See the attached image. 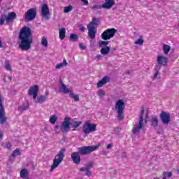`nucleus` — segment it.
Returning a JSON list of instances; mask_svg holds the SVG:
<instances>
[{
	"instance_id": "f257e3e1",
	"label": "nucleus",
	"mask_w": 179,
	"mask_h": 179,
	"mask_svg": "<svg viewBox=\"0 0 179 179\" xmlns=\"http://www.w3.org/2000/svg\"><path fill=\"white\" fill-rule=\"evenodd\" d=\"M33 44V34L29 27H23L18 36V46L22 51H29Z\"/></svg>"
},
{
	"instance_id": "f03ea898",
	"label": "nucleus",
	"mask_w": 179,
	"mask_h": 179,
	"mask_svg": "<svg viewBox=\"0 0 179 179\" xmlns=\"http://www.w3.org/2000/svg\"><path fill=\"white\" fill-rule=\"evenodd\" d=\"M80 125H82V122L74 121L71 123V117L66 116L60 126V131L62 134H65L71 131V126L73 128H79Z\"/></svg>"
},
{
	"instance_id": "7ed1b4c3",
	"label": "nucleus",
	"mask_w": 179,
	"mask_h": 179,
	"mask_svg": "<svg viewBox=\"0 0 179 179\" xmlns=\"http://www.w3.org/2000/svg\"><path fill=\"white\" fill-rule=\"evenodd\" d=\"M65 152H66V149L63 147L55 155V159H53V164L50 168V171L55 170V169H57V167H58L59 164L64 162V157H65Z\"/></svg>"
},
{
	"instance_id": "20e7f679",
	"label": "nucleus",
	"mask_w": 179,
	"mask_h": 179,
	"mask_svg": "<svg viewBox=\"0 0 179 179\" xmlns=\"http://www.w3.org/2000/svg\"><path fill=\"white\" fill-rule=\"evenodd\" d=\"M100 148V144H97L96 145H88V146H83L77 148L78 153L80 156H86L87 155H90L92 152H94V150H97Z\"/></svg>"
},
{
	"instance_id": "39448f33",
	"label": "nucleus",
	"mask_w": 179,
	"mask_h": 179,
	"mask_svg": "<svg viewBox=\"0 0 179 179\" xmlns=\"http://www.w3.org/2000/svg\"><path fill=\"white\" fill-rule=\"evenodd\" d=\"M17 17V15H16V13L15 12H10L8 13L7 16L6 14H2L0 16V26H2L3 24H5V20L6 23L7 24H9L10 23H13L15 21V19Z\"/></svg>"
},
{
	"instance_id": "423d86ee",
	"label": "nucleus",
	"mask_w": 179,
	"mask_h": 179,
	"mask_svg": "<svg viewBox=\"0 0 179 179\" xmlns=\"http://www.w3.org/2000/svg\"><path fill=\"white\" fill-rule=\"evenodd\" d=\"M115 108L117 110V118L119 121L124 120V110H125V102L124 100L119 99L115 104Z\"/></svg>"
},
{
	"instance_id": "0eeeda50",
	"label": "nucleus",
	"mask_w": 179,
	"mask_h": 179,
	"mask_svg": "<svg viewBox=\"0 0 179 179\" xmlns=\"http://www.w3.org/2000/svg\"><path fill=\"white\" fill-rule=\"evenodd\" d=\"M93 167H94V162L90 161L87 162L85 166L79 168L78 170L80 173H85L87 177H92V171H90V169H93Z\"/></svg>"
},
{
	"instance_id": "6e6552de",
	"label": "nucleus",
	"mask_w": 179,
	"mask_h": 179,
	"mask_svg": "<svg viewBox=\"0 0 179 179\" xmlns=\"http://www.w3.org/2000/svg\"><path fill=\"white\" fill-rule=\"evenodd\" d=\"M110 41H100L99 43V47L101 48V54L102 55H108L110 51V48L108 45Z\"/></svg>"
},
{
	"instance_id": "1a4fd4ad",
	"label": "nucleus",
	"mask_w": 179,
	"mask_h": 179,
	"mask_svg": "<svg viewBox=\"0 0 179 179\" xmlns=\"http://www.w3.org/2000/svg\"><path fill=\"white\" fill-rule=\"evenodd\" d=\"M117 32V29L115 28H110L105 30L101 35L102 40L106 41V40H110L113 38Z\"/></svg>"
},
{
	"instance_id": "9d476101",
	"label": "nucleus",
	"mask_w": 179,
	"mask_h": 179,
	"mask_svg": "<svg viewBox=\"0 0 179 179\" xmlns=\"http://www.w3.org/2000/svg\"><path fill=\"white\" fill-rule=\"evenodd\" d=\"M145 115V108L143 106L141 112L139 117L138 125H134V129L133 130V134L136 135L139 134L141 129L143 127V116Z\"/></svg>"
},
{
	"instance_id": "9b49d317",
	"label": "nucleus",
	"mask_w": 179,
	"mask_h": 179,
	"mask_svg": "<svg viewBox=\"0 0 179 179\" xmlns=\"http://www.w3.org/2000/svg\"><path fill=\"white\" fill-rule=\"evenodd\" d=\"M97 125L96 124H92L90 122H86L83 127V132L85 135H89L90 132H94L96 131Z\"/></svg>"
},
{
	"instance_id": "f8f14e48",
	"label": "nucleus",
	"mask_w": 179,
	"mask_h": 179,
	"mask_svg": "<svg viewBox=\"0 0 179 179\" xmlns=\"http://www.w3.org/2000/svg\"><path fill=\"white\" fill-rule=\"evenodd\" d=\"M36 16H37V9L36 8H29L25 13L24 20L31 22L36 19Z\"/></svg>"
},
{
	"instance_id": "ddd939ff",
	"label": "nucleus",
	"mask_w": 179,
	"mask_h": 179,
	"mask_svg": "<svg viewBox=\"0 0 179 179\" xmlns=\"http://www.w3.org/2000/svg\"><path fill=\"white\" fill-rule=\"evenodd\" d=\"M7 120L8 117H6L5 108H3V103H2V96L0 95V124H5Z\"/></svg>"
},
{
	"instance_id": "4468645a",
	"label": "nucleus",
	"mask_w": 179,
	"mask_h": 179,
	"mask_svg": "<svg viewBox=\"0 0 179 179\" xmlns=\"http://www.w3.org/2000/svg\"><path fill=\"white\" fill-rule=\"evenodd\" d=\"M41 16L45 20H50V8L47 3H44L41 7Z\"/></svg>"
},
{
	"instance_id": "2eb2a0df",
	"label": "nucleus",
	"mask_w": 179,
	"mask_h": 179,
	"mask_svg": "<svg viewBox=\"0 0 179 179\" xmlns=\"http://www.w3.org/2000/svg\"><path fill=\"white\" fill-rule=\"evenodd\" d=\"M38 90H39L38 85L31 86L28 90V94L29 96H32L33 99L36 100V99H37V96H38Z\"/></svg>"
},
{
	"instance_id": "dca6fc26",
	"label": "nucleus",
	"mask_w": 179,
	"mask_h": 179,
	"mask_svg": "<svg viewBox=\"0 0 179 179\" xmlns=\"http://www.w3.org/2000/svg\"><path fill=\"white\" fill-rule=\"evenodd\" d=\"M159 118L164 125H169V124H170V113L162 111L159 115Z\"/></svg>"
},
{
	"instance_id": "f3484780",
	"label": "nucleus",
	"mask_w": 179,
	"mask_h": 179,
	"mask_svg": "<svg viewBox=\"0 0 179 179\" xmlns=\"http://www.w3.org/2000/svg\"><path fill=\"white\" fill-rule=\"evenodd\" d=\"M157 62L158 63L159 65H162L163 66H167L169 59L163 55H158L157 57Z\"/></svg>"
},
{
	"instance_id": "a211bd4d",
	"label": "nucleus",
	"mask_w": 179,
	"mask_h": 179,
	"mask_svg": "<svg viewBox=\"0 0 179 179\" xmlns=\"http://www.w3.org/2000/svg\"><path fill=\"white\" fill-rule=\"evenodd\" d=\"M88 29V36L91 40H94L96 38V33H97V29L96 27H87Z\"/></svg>"
},
{
	"instance_id": "6ab92c4d",
	"label": "nucleus",
	"mask_w": 179,
	"mask_h": 179,
	"mask_svg": "<svg viewBox=\"0 0 179 179\" xmlns=\"http://www.w3.org/2000/svg\"><path fill=\"white\" fill-rule=\"evenodd\" d=\"M59 83L60 85L59 86V92H62L64 94H68V93H69V92H71L69 88L66 87V85L64 84V82H62V80L61 79L59 80Z\"/></svg>"
},
{
	"instance_id": "aec40b11",
	"label": "nucleus",
	"mask_w": 179,
	"mask_h": 179,
	"mask_svg": "<svg viewBox=\"0 0 179 179\" xmlns=\"http://www.w3.org/2000/svg\"><path fill=\"white\" fill-rule=\"evenodd\" d=\"M71 160H73V163L77 166L80 164V155L78 152H75L71 154Z\"/></svg>"
},
{
	"instance_id": "412c9836",
	"label": "nucleus",
	"mask_w": 179,
	"mask_h": 179,
	"mask_svg": "<svg viewBox=\"0 0 179 179\" xmlns=\"http://www.w3.org/2000/svg\"><path fill=\"white\" fill-rule=\"evenodd\" d=\"M110 80H111V78L109 76H104L101 80L97 83L96 87L98 88L103 87L104 85L110 83Z\"/></svg>"
},
{
	"instance_id": "4be33fe9",
	"label": "nucleus",
	"mask_w": 179,
	"mask_h": 179,
	"mask_svg": "<svg viewBox=\"0 0 179 179\" xmlns=\"http://www.w3.org/2000/svg\"><path fill=\"white\" fill-rule=\"evenodd\" d=\"M115 5V1L114 0H105V3L102 4V8L103 9H110Z\"/></svg>"
},
{
	"instance_id": "5701e85b",
	"label": "nucleus",
	"mask_w": 179,
	"mask_h": 179,
	"mask_svg": "<svg viewBox=\"0 0 179 179\" xmlns=\"http://www.w3.org/2000/svg\"><path fill=\"white\" fill-rule=\"evenodd\" d=\"M20 176L21 178L30 179V178H29V171L26 169H23L20 171Z\"/></svg>"
},
{
	"instance_id": "b1692460",
	"label": "nucleus",
	"mask_w": 179,
	"mask_h": 179,
	"mask_svg": "<svg viewBox=\"0 0 179 179\" xmlns=\"http://www.w3.org/2000/svg\"><path fill=\"white\" fill-rule=\"evenodd\" d=\"M45 101H47V97L45 95H41L37 98V100L35 101V103H36V104H43Z\"/></svg>"
},
{
	"instance_id": "393cba45",
	"label": "nucleus",
	"mask_w": 179,
	"mask_h": 179,
	"mask_svg": "<svg viewBox=\"0 0 179 179\" xmlns=\"http://www.w3.org/2000/svg\"><path fill=\"white\" fill-rule=\"evenodd\" d=\"M100 23V21L99 20L96 19V17H93L92 22L90 23V24L87 25V27H94V26H97Z\"/></svg>"
},
{
	"instance_id": "a878e982",
	"label": "nucleus",
	"mask_w": 179,
	"mask_h": 179,
	"mask_svg": "<svg viewBox=\"0 0 179 179\" xmlns=\"http://www.w3.org/2000/svg\"><path fill=\"white\" fill-rule=\"evenodd\" d=\"M170 50H171V47L170 45L166 44L163 45V51L165 55H169V52H170Z\"/></svg>"
},
{
	"instance_id": "bb28decb",
	"label": "nucleus",
	"mask_w": 179,
	"mask_h": 179,
	"mask_svg": "<svg viewBox=\"0 0 179 179\" xmlns=\"http://www.w3.org/2000/svg\"><path fill=\"white\" fill-rule=\"evenodd\" d=\"M159 125V120L156 117H152L151 119V127L156 128Z\"/></svg>"
},
{
	"instance_id": "cd10ccee",
	"label": "nucleus",
	"mask_w": 179,
	"mask_h": 179,
	"mask_svg": "<svg viewBox=\"0 0 179 179\" xmlns=\"http://www.w3.org/2000/svg\"><path fill=\"white\" fill-rule=\"evenodd\" d=\"M65 33H66L65 28L62 27L59 29V37L60 40H64V38H65Z\"/></svg>"
},
{
	"instance_id": "c85d7f7f",
	"label": "nucleus",
	"mask_w": 179,
	"mask_h": 179,
	"mask_svg": "<svg viewBox=\"0 0 179 179\" xmlns=\"http://www.w3.org/2000/svg\"><path fill=\"white\" fill-rule=\"evenodd\" d=\"M66 65H68V62H66V59H64L63 62L58 64L55 66V69H61V68H62L64 66H66Z\"/></svg>"
},
{
	"instance_id": "c756f323",
	"label": "nucleus",
	"mask_w": 179,
	"mask_h": 179,
	"mask_svg": "<svg viewBox=\"0 0 179 179\" xmlns=\"http://www.w3.org/2000/svg\"><path fill=\"white\" fill-rule=\"evenodd\" d=\"M57 120H58V117H57V115H52L50 117L49 121H50V124H52V125H54L55 124V122H57Z\"/></svg>"
},
{
	"instance_id": "7c9ffc66",
	"label": "nucleus",
	"mask_w": 179,
	"mask_h": 179,
	"mask_svg": "<svg viewBox=\"0 0 179 179\" xmlns=\"http://www.w3.org/2000/svg\"><path fill=\"white\" fill-rule=\"evenodd\" d=\"M27 110H29V104H23L22 106L18 107V111H20V113H23V111H26Z\"/></svg>"
},
{
	"instance_id": "2f4dec72",
	"label": "nucleus",
	"mask_w": 179,
	"mask_h": 179,
	"mask_svg": "<svg viewBox=\"0 0 179 179\" xmlns=\"http://www.w3.org/2000/svg\"><path fill=\"white\" fill-rule=\"evenodd\" d=\"M41 45H43V47H45V48H47V47H48V41L45 36L42 37Z\"/></svg>"
},
{
	"instance_id": "473e14b6",
	"label": "nucleus",
	"mask_w": 179,
	"mask_h": 179,
	"mask_svg": "<svg viewBox=\"0 0 179 179\" xmlns=\"http://www.w3.org/2000/svg\"><path fill=\"white\" fill-rule=\"evenodd\" d=\"M97 94L99 99H103L106 96V92L103 89H100L97 91Z\"/></svg>"
},
{
	"instance_id": "72a5a7b5",
	"label": "nucleus",
	"mask_w": 179,
	"mask_h": 179,
	"mask_svg": "<svg viewBox=\"0 0 179 179\" xmlns=\"http://www.w3.org/2000/svg\"><path fill=\"white\" fill-rule=\"evenodd\" d=\"M79 38V36L76 34H71L70 35V40L73 42L78 41V39Z\"/></svg>"
},
{
	"instance_id": "f704fd0d",
	"label": "nucleus",
	"mask_w": 179,
	"mask_h": 179,
	"mask_svg": "<svg viewBox=\"0 0 179 179\" xmlns=\"http://www.w3.org/2000/svg\"><path fill=\"white\" fill-rule=\"evenodd\" d=\"M5 68L6 71H9V72H12V67H10V64L9 63V61H6L5 62Z\"/></svg>"
},
{
	"instance_id": "c9c22d12",
	"label": "nucleus",
	"mask_w": 179,
	"mask_h": 179,
	"mask_svg": "<svg viewBox=\"0 0 179 179\" xmlns=\"http://www.w3.org/2000/svg\"><path fill=\"white\" fill-rule=\"evenodd\" d=\"M12 157H16V156H20V150H19V148L15 149L12 155H11Z\"/></svg>"
},
{
	"instance_id": "e433bc0d",
	"label": "nucleus",
	"mask_w": 179,
	"mask_h": 179,
	"mask_svg": "<svg viewBox=\"0 0 179 179\" xmlns=\"http://www.w3.org/2000/svg\"><path fill=\"white\" fill-rule=\"evenodd\" d=\"M72 9H73V6H72V5H69L68 6L64 7V13H69Z\"/></svg>"
},
{
	"instance_id": "4c0bfd02",
	"label": "nucleus",
	"mask_w": 179,
	"mask_h": 179,
	"mask_svg": "<svg viewBox=\"0 0 179 179\" xmlns=\"http://www.w3.org/2000/svg\"><path fill=\"white\" fill-rule=\"evenodd\" d=\"M69 96L71 99H73L74 101H79V95H76L73 93H70Z\"/></svg>"
},
{
	"instance_id": "58836bf2",
	"label": "nucleus",
	"mask_w": 179,
	"mask_h": 179,
	"mask_svg": "<svg viewBox=\"0 0 179 179\" xmlns=\"http://www.w3.org/2000/svg\"><path fill=\"white\" fill-rule=\"evenodd\" d=\"M163 174H164V177H163L162 179H164V178L166 179V177L167 178H170L173 177V173L172 172H164Z\"/></svg>"
},
{
	"instance_id": "ea45409f",
	"label": "nucleus",
	"mask_w": 179,
	"mask_h": 179,
	"mask_svg": "<svg viewBox=\"0 0 179 179\" xmlns=\"http://www.w3.org/2000/svg\"><path fill=\"white\" fill-rule=\"evenodd\" d=\"M145 41L142 38H138L137 41H134V44H136L137 45H143Z\"/></svg>"
},
{
	"instance_id": "a19ab883",
	"label": "nucleus",
	"mask_w": 179,
	"mask_h": 179,
	"mask_svg": "<svg viewBox=\"0 0 179 179\" xmlns=\"http://www.w3.org/2000/svg\"><path fill=\"white\" fill-rule=\"evenodd\" d=\"M101 8H103V5H95L92 7H91V9L92 10H97V9H101Z\"/></svg>"
},
{
	"instance_id": "79ce46f5",
	"label": "nucleus",
	"mask_w": 179,
	"mask_h": 179,
	"mask_svg": "<svg viewBox=\"0 0 179 179\" xmlns=\"http://www.w3.org/2000/svg\"><path fill=\"white\" fill-rule=\"evenodd\" d=\"M161 69H162V65L160 64L155 65V72H159Z\"/></svg>"
},
{
	"instance_id": "37998d69",
	"label": "nucleus",
	"mask_w": 179,
	"mask_h": 179,
	"mask_svg": "<svg viewBox=\"0 0 179 179\" xmlns=\"http://www.w3.org/2000/svg\"><path fill=\"white\" fill-rule=\"evenodd\" d=\"M3 148H6V149L10 150L12 148V145L10 144V143H6L4 145H3Z\"/></svg>"
},
{
	"instance_id": "c03bdc74",
	"label": "nucleus",
	"mask_w": 179,
	"mask_h": 179,
	"mask_svg": "<svg viewBox=\"0 0 179 179\" xmlns=\"http://www.w3.org/2000/svg\"><path fill=\"white\" fill-rule=\"evenodd\" d=\"M159 75V71H156L154 75V79H160V76H157Z\"/></svg>"
},
{
	"instance_id": "a18cd8bd",
	"label": "nucleus",
	"mask_w": 179,
	"mask_h": 179,
	"mask_svg": "<svg viewBox=\"0 0 179 179\" xmlns=\"http://www.w3.org/2000/svg\"><path fill=\"white\" fill-rule=\"evenodd\" d=\"M120 131H121V128H120V127H116L114 129L115 134H118V132H120Z\"/></svg>"
},
{
	"instance_id": "49530a36",
	"label": "nucleus",
	"mask_w": 179,
	"mask_h": 179,
	"mask_svg": "<svg viewBox=\"0 0 179 179\" xmlns=\"http://www.w3.org/2000/svg\"><path fill=\"white\" fill-rule=\"evenodd\" d=\"M79 29H80V31H82L83 33L85 31V30H86V28H85V27H83V25H80Z\"/></svg>"
},
{
	"instance_id": "de8ad7c7",
	"label": "nucleus",
	"mask_w": 179,
	"mask_h": 179,
	"mask_svg": "<svg viewBox=\"0 0 179 179\" xmlns=\"http://www.w3.org/2000/svg\"><path fill=\"white\" fill-rule=\"evenodd\" d=\"M79 47H80V50H86V46L83 45V43H80Z\"/></svg>"
},
{
	"instance_id": "09e8293b",
	"label": "nucleus",
	"mask_w": 179,
	"mask_h": 179,
	"mask_svg": "<svg viewBox=\"0 0 179 179\" xmlns=\"http://www.w3.org/2000/svg\"><path fill=\"white\" fill-rule=\"evenodd\" d=\"M122 159H127V152L124 151L122 152Z\"/></svg>"
},
{
	"instance_id": "8fccbe9b",
	"label": "nucleus",
	"mask_w": 179,
	"mask_h": 179,
	"mask_svg": "<svg viewBox=\"0 0 179 179\" xmlns=\"http://www.w3.org/2000/svg\"><path fill=\"white\" fill-rule=\"evenodd\" d=\"M84 5H89V1L87 0H81Z\"/></svg>"
},
{
	"instance_id": "3c124183",
	"label": "nucleus",
	"mask_w": 179,
	"mask_h": 179,
	"mask_svg": "<svg viewBox=\"0 0 179 179\" xmlns=\"http://www.w3.org/2000/svg\"><path fill=\"white\" fill-rule=\"evenodd\" d=\"M113 148V144H108L106 146L107 149H111Z\"/></svg>"
},
{
	"instance_id": "603ef678",
	"label": "nucleus",
	"mask_w": 179,
	"mask_h": 179,
	"mask_svg": "<svg viewBox=\"0 0 179 179\" xmlns=\"http://www.w3.org/2000/svg\"><path fill=\"white\" fill-rule=\"evenodd\" d=\"M48 94H49V92H48V90H46L45 92V96L48 97Z\"/></svg>"
},
{
	"instance_id": "864d4df0",
	"label": "nucleus",
	"mask_w": 179,
	"mask_h": 179,
	"mask_svg": "<svg viewBox=\"0 0 179 179\" xmlns=\"http://www.w3.org/2000/svg\"><path fill=\"white\" fill-rule=\"evenodd\" d=\"M96 58H97V59H101V55H96Z\"/></svg>"
},
{
	"instance_id": "5fc2aeb1",
	"label": "nucleus",
	"mask_w": 179,
	"mask_h": 179,
	"mask_svg": "<svg viewBox=\"0 0 179 179\" xmlns=\"http://www.w3.org/2000/svg\"><path fill=\"white\" fill-rule=\"evenodd\" d=\"M3 82H6V76H3Z\"/></svg>"
},
{
	"instance_id": "6e6d98bb",
	"label": "nucleus",
	"mask_w": 179,
	"mask_h": 179,
	"mask_svg": "<svg viewBox=\"0 0 179 179\" xmlns=\"http://www.w3.org/2000/svg\"><path fill=\"white\" fill-rule=\"evenodd\" d=\"M126 73H127V75H129V73H131V71H126Z\"/></svg>"
},
{
	"instance_id": "4d7b16f0",
	"label": "nucleus",
	"mask_w": 179,
	"mask_h": 179,
	"mask_svg": "<svg viewBox=\"0 0 179 179\" xmlns=\"http://www.w3.org/2000/svg\"><path fill=\"white\" fill-rule=\"evenodd\" d=\"M58 128H59V126L58 124H57V125L55 126V129H58Z\"/></svg>"
},
{
	"instance_id": "13d9d810",
	"label": "nucleus",
	"mask_w": 179,
	"mask_h": 179,
	"mask_svg": "<svg viewBox=\"0 0 179 179\" xmlns=\"http://www.w3.org/2000/svg\"><path fill=\"white\" fill-rule=\"evenodd\" d=\"M0 48H2V41H0Z\"/></svg>"
},
{
	"instance_id": "bf43d9fd",
	"label": "nucleus",
	"mask_w": 179,
	"mask_h": 179,
	"mask_svg": "<svg viewBox=\"0 0 179 179\" xmlns=\"http://www.w3.org/2000/svg\"><path fill=\"white\" fill-rule=\"evenodd\" d=\"M8 80L11 81L12 80V77L9 76L8 77Z\"/></svg>"
},
{
	"instance_id": "052dcab7",
	"label": "nucleus",
	"mask_w": 179,
	"mask_h": 179,
	"mask_svg": "<svg viewBox=\"0 0 179 179\" xmlns=\"http://www.w3.org/2000/svg\"><path fill=\"white\" fill-rule=\"evenodd\" d=\"M2 138H3V136L2 134H0V139H2Z\"/></svg>"
},
{
	"instance_id": "680f3d73",
	"label": "nucleus",
	"mask_w": 179,
	"mask_h": 179,
	"mask_svg": "<svg viewBox=\"0 0 179 179\" xmlns=\"http://www.w3.org/2000/svg\"><path fill=\"white\" fill-rule=\"evenodd\" d=\"M145 118H148V114L145 115Z\"/></svg>"
},
{
	"instance_id": "e2e57ef3",
	"label": "nucleus",
	"mask_w": 179,
	"mask_h": 179,
	"mask_svg": "<svg viewBox=\"0 0 179 179\" xmlns=\"http://www.w3.org/2000/svg\"><path fill=\"white\" fill-rule=\"evenodd\" d=\"M154 179H159V178H154Z\"/></svg>"
},
{
	"instance_id": "0e129e2a",
	"label": "nucleus",
	"mask_w": 179,
	"mask_h": 179,
	"mask_svg": "<svg viewBox=\"0 0 179 179\" xmlns=\"http://www.w3.org/2000/svg\"><path fill=\"white\" fill-rule=\"evenodd\" d=\"M163 179H166V178H164Z\"/></svg>"
}]
</instances>
